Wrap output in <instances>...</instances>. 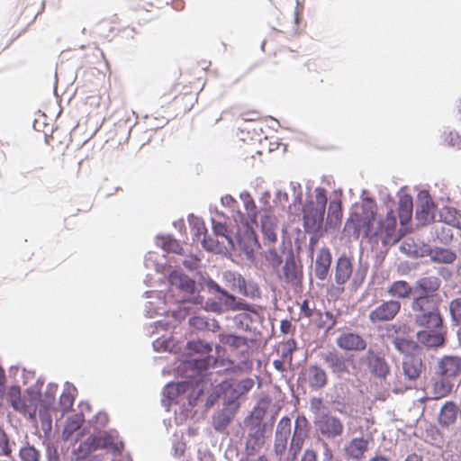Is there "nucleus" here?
Masks as SVG:
<instances>
[{"mask_svg": "<svg viewBox=\"0 0 461 461\" xmlns=\"http://www.w3.org/2000/svg\"><path fill=\"white\" fill-rule=\"evenodd\" d=\"M309 421L304 415L297 416L294 422V430L293 435L308 437Z\"/></svg>", "mask_w": 461, "mask_h": 461, "instance_id": "4c0bfd02", "label": "nucleus"}, {"mask_svg": "<svg viewBox=\"0 0 461 461\" xmlns=\"http://www.w3.org/2000/svg\"><path fill=\"white\" fill-rule=\"evenodd\" d=\"M240 199L243 202L247 216L240 212H238L237 215L234 216L235 221L245 225V221H248L249 225L257 226L258 211L253 198L249 193H243L240 194Z\"/></svg>", "mask_w": 461, "mask_h": 461, "instance_id": "a211bd4d", "label": "nucleus"}, {"mask_svg": "<svg viewBox=\"0 0 461 461\" xmlns=\"http://www.w3.org/2000/svg\"><path fill=\"white\" fill-rule=\"evenodd\" d=\"M189 324L192 327L198 329V330H203L207 327L206 321L200 316H194V317L190 318Z\"/></svg>", "mask_w": 461, "mask_h": 461, "instance_id": "3c124183", "label": "nucleus"}, {"mask_svg": "<svg viewBox=\"0 0 461 461\" xmlns=\"http://www.w3.org/2000/svg\"><path fill=\"white\" fill-rule=\"evenodd\" d=\"M301 461H317V455L313 450H305Z\"/></svg>", "mask_w": 461, "mask_h": 461, "instance_id": "052dcab7", "label": "nucleus"}, {"mask_svg": "<svg viewBox=\"0 0 461 461\" xmlns=\"http://www.w3.org/2000/svg\"><path fill=\"white\" fill-rule=\"evenodd\" d=\"M353 272V265L351 260L345 257H339L335 268V282L338 285L346 284Z\"/></svg>", "mask_w": 461, "mask_h": 461, "instance_id": "aec40b11", "label": "nucleus"}, {"mask_svg": "<svg viewBox=\"0 0 461 461\" xmlns=\"http://www.w3.org/2000/svg\"><path fill=\"white\" fill-rule=\"evenodd\" d=\"M287 440L288 438L276 436L274 449L276 455L282 456L285 453L287 446Z\"/></svg>", "mask_w": 461, "mask_h": 461, "instance_id": "a18cd8bd", "label": "nucleus"}, {"mask_svg": "<svg viewBox=\"0 0 461 461\" xmlns=\"http://www.w3.org/2000/svg\"><path fill=\"white\" fill-rule=\"evenodd\" d=\"M337 345L346 351H363L366 348L364 338L354 332H343L337 338Z\"/></svg>", "mask_w": 461, "mask_h": 461, "instance_id": "2eb2a0df", "label": "nucleus"}, {"mask_svg": "<svg viewBox=\"0 0 461 461\" xmlns=\"http://www.w3.org/2000/svg\"><path fill=\"white\" fill-rule=\"evenodd\" d=\"M443 221L450 225H455L457 221L456 218V212H452L450 208H444L441 212Z\"/></svg>", "mask_w": 461, "mask_h": 461, "instance_id": "49530a36", "label": "nucleus"}, {"mask_svg": "<svg viewBox=\"0 0 461 461\" xmlns=\"http://www.w3.org/2000/svg\"><path fill=\"white\" fill-rule=\"evenodd\" d=\"M9 402L13 408L24 416L34 420L37 411V401L32 397H22L18 386L12 387L7 393Z\"/></svg>", "mask_w": 461, "mask_h": 461, "instance_id": "0eeeda50", "label": "nucleus"}, {"mask_svg": "<svg viewBox=\"0 0 461 461\" xmlns=\"http://www.w3.org/2000/svg\"><path fill=\"white\" fill-rule=\"evenodd\" d=\"M454 388L453 380L440 375L431 377L429 386V395L420 399V402L424 403L429 400H440L448 396Z\"/></svg>", "mask_w": 461, "mask_h": 461, "instance_id": "6e6552de", "label": "nucleus"}, {"mask_svg": "<svg viewBox=\"0 0 461 461\" xmlns=\"http://www.w3.org/2000/svg\"><path fill=\"white\" fill-rule=\"evenodd\" d=\"M317 316V327L319 329L324 330L326 332H329L330 330H332L337 323L336 317L330 312H318Z\"/></svg>", "mask_w": 461, "mask_h": 461, "instance_id": "7c9ffc66", "label": "nucleus"}, {"mask_svg": "<svg viewBox=\"0 0 461 461\" xmlns=\"http://www.w3.org/2000/svg\"><path fill=\"white\" fill-rule=\"evenodd\" d=\"M437 375H444L454 380L461 375V357L456 356H445L438 363Z\"/></svg>", "mask_w": 461, "mask_h": 461, "instance_id": "4468645a", "label": "nucleus"}, {"mask_svg": "<svg viewBox=\"0 0 461 461\" xmlns=\"http://www.w3.org/2000/svg\"><path fill=\"white\" fill-rule=\"evenodd\" d=\"M443 328L424 329L417 332V340L419 343L428 348H438L445 344V333Z\"/></svg>", "mask_w": 461, "mask_h": 461, "instance_id": "dca6fc26", "label": "nucleus"}, {"mask_svg": "<svg viewBox=\"0 0 461 461\" xmlns=\"http://www.w3.org/2000/svg\"><path fill=\"white\" fill-rule=\"evenodd\" d=\"M263 223H267L268 227H272L274 229H276V219L275 217V215L270 212H267L265 213V215L262 217L261 219V225Z\"/></svg>", "mask_w": 461, "mask_h": 461, "instance_id": "5fc2aeb1", "label": "nucleus"}, {"mask_svg": "<svg viewBox=\"0 0 461 461\" xmlns=\"http://www.w3.org/2000/svg\"><path fill=\"white\" fill-rule=\"evenodd\" d=\"M400 310V302L395 300L386 301L370 312L369 319L372 322L391 321L398 314Z\"/></svg>", "mask_w": 461, "mask_h": 461, "instance_id": "f8f14e48", "label": "nucleus"}, {"mask_svg": "<svg viewBox=\"0 0 461 461\" xmlns=\"http://www.w3.org/2000/svg\"><path fill=\"white\" fill-rule=\"evenodd\" d=\"M267 260L274 267H279L282 263L281 257L276 253L275 249H270L268 251Z\"/></svg>", "mask_w": 461, "mask_h": 461, "instance_id": "603ef678", "label": "nucleus"}, {"mask_svg": "<svg viewBox=\"0 0 461 461\" xmlns=\"http://www.w3.org/2000/svg\"><path fill=\"white\" fill-rule=\"evenodd\" d=\"M368 448V441L364 438H353L346 447V455L354 459L363 457L365 452Z\"/></svg>", "mask_w": 461, "mask_h": 461, "instance_id": "393cba45", "label": "nucleus"}, {"mask_svg": "<svg viewBox=\"0 0 461 461\" xmlns=\"http://www.w3.org/2000/svg\"><path fill=\"white\" fill-rule=\"evenodd\" d=\"M412 287L409 283L403 280L394 281L388 287V294L399 299H406L411 296Z\"/></svg>", "mask_w": 461, "mask_h": 461, "instance_id": "cd10ccee", "label": "nucleus"}, {"mask_svg": "<svg viewBox=\"0 0 461 461\" xmlns=\"http://www.w3.org/2000/svg\"><path fill=\"white\" fill-rule=\"evenodd\" d=\"M19 456L22 461H41V453L32 446L22 447Z\"/></svg>", "mask_w": 461, "mask_h": 461, "instance_id": "e433bc0d", "label": "nucleus"}, {"mask_svg": "<svg viewBox=\"0 0 461 461\" xmlns=\"http://www.w3.org/2000/svg\"><path fill=\"white\" fill-rule=\"evenodd\" d=\"M291 434V420L288 417H283L277 423L276 436L289 438Z\"/></svg>", "mask_w": 461, "mask_h": 461, "instance_id": "ea45409f", "label": "nucleus"}, {"mask_svg": "<svg viewBox=\"0 0 461 461\" xmlns=\"http://www.w3.org/2000/svg\"><path fill=\"white\" fill-rule=\"evenodd\" d=\"M322 404V401L320 398H313L311 402L312 407L319 408Z\"/></svg>", "mask_w": 461, "mask_h": 461, "instance_id": "69168bd1", "label": "nucleus"}, {"mask_svg": "<svg viewBox=\"0 0 461 461\" xmlns=\"http://www.w3.org/2000/svg\"><path fill=\"white\" fill-rule=\"evenodd\" d=\"M230 420L225 417V414L223 412L220 413L216 418L214 427L216 429H220L221 428L227 426L230 423Z\"/></svg>", "mask_w": 461, "mask_h": 461, "instance_id": "4d7b16f0", "label": "nucleus"}, {"mask_svg": "<svg viewBox=\"0 0 461 461\" xmlns=\"http://www.w3.org/2000/svg\"><path fill=\"white\" fill-rule=\"evenodd\" d=\"M301 314L305 318H311L313 315V309L310 307L309 302L303 300L300 305Z\"/></svg>", "mask_w": 461, "mask_h": 461, "instance_id": "6e6d98bb", "label": "nucleus"}, {"mask_svg": "<svg viewBox=\"0 0 461 461\" xmlns=\"http://www.w3.org/2000/svg\"><path fill=\"white\" fill-rule=\"evenodd\" d=\"M220 341L222 344L230 345L234 348H240L247 345V339L241 336L232 334H220Z\"/></svg>", "mask_w": 461, "mask_h": 461, "instance_id": "c9c22d12", "label": "nucleus"}, {"mask_svg": "<svg viewBox=\"0 0 461 461\" xmlns=\"http://www.w3.org/2000/svg\"><path fill=\"white\" fill-rule=\"evenodd\" d=\"M269 402H270V401L267 400V399H261L258 402V405L255 407L254 413H256V415L258 417V416H260V417L264 416L265 413H266V410H267V408L269 405Z\"/></svg>", "mask_w": 461, "mask_h": 461, "instance_id": "8fccbe9b", "label": "nucleus"}, {"mask_svg": "<svg viewBox=\"0 0 461 461\" xmlns=\"http://www.w3.org/2000/svg\"><path fill=\"white\" fill-rule=\"evenodd\" d=\"M212 230L216 236L221 237L226 240L227 247L230 249H234V241L229 235L228 226L225 223L218 222L212 220Z\"/></svg>", "mask_w": 461, "mask_h": 461, "instance_id": "2f4dec72", "label": "nucleus"}, {"mask_svg": "<svg viewBox=\"0 0 461 461\" xmlns=\"http://www.w3.org/2000/svg\"><path fill=\"white\" fill-rule=\"evenodd\" d=\"M307 437L293 435L291 440V450L294 452V458L301 451Z\"/></svg>", "mask_w": 461, "mask_h": 461, "instance_id": "c03bdc74", "label": "nucleus"}, {"mask_svg": "<svg viewBox=\"0 0 461 461\" xmlns=\"http://www.w3.org/2000/svg\"><path fill=\"white\" fill-rule=\"evenodd\" d=\"M365 361L371 374L380 379H385L390 374V366L384 357L373 349H368Z\"/></svg>", "mask_w": 461, "mask_h": 461, "instance_id": "9b49d317", "label": "nucleus"}, {"mask_svg": "<svg viewBox=\"0 0 461 461\" xmlns=\"http://www.w3.org/2000/svg\"><path fill=\"white\" fill-rule=\"evenodd\" d=\"M302 375L312 390L317 391L324 388L328 383L326 371L317 365H311L305 368Z\"/></svg>", "mask_w": 461, "mask_h": 461, "instance_id": "ddd939ff", "label": "nucleus"}, {"mask_svg": "<svg viewBox=\"0 0 461 461\" xmlns=\"http://www.w3.org/2000/svg\"><path fill=\"white\" fill-rule=\"evenodd\" d=\"M369 461H388V460L384 456H375L372 459H370Z\"/></svg>", "mask_w": 461, "mask_h": 461, "instance_id": "774afa93", "label": "nucleus"}, {"mask_svg": "<svg viewBox=\"0 0 461 461\" xmlns=\"http://www.w3.org/2000/svg\"><path fill=\"white\" fill-rule=\"evenodd\" d=\"M317 431L326 438H335L343 434L344 425L338 417L322 414L314 421Z\"/></svg>", "mask_w": 461, "mask_h": 461, "instance_id": "1a4fd4ad", "label": "nucleus"}, {"mask_svg": "<svg viewBox=\"0 0 461 461\" xmlns=\"http://www.w3.org/2000/svg\"><path fill=\"white\" fill-rule=\"evenodd\" d=\"M188 349L201 353V354H208L212 351V346L203 340H193L189 341L187 344Z\"/></svg>", "mask_w": 461, "mask_h": 461, "instance_id": "a19ab883", "label": "nucleus"}, {"mask_svg": "<svg viewBox=\"0 0 461 461\" xmlns=\"http://www.w3.org/2000/svg\"><path fill=\"white\" fill-rule=\"evenodd\" d=\"M122 444L108 432H102L97 435H92L81 445V449L87 452H94L97 449H105L108 452H120Z\"/></svg>", "mask_w": 461, "mask_h": 461, "instance_id": "423d86ee", "label": "nucleus"}, {"mask_svg": "<svg viewBox=\"0 0 461 461\" xmlns=\"http://www.w3.org/2000/svg\"><path fill=\"white\" fill-rule=\"evenodd\" d=\"M461 416V408L459 405L453 402H446L438 413V421L442 428H448L455 424L457 418Z\"/></svg>", "mask_w": 461, "mask_h": 461, "instance_id": "f3484780", "label": "nucleus"}, {"mask_svg": "<svg viewBox=\"0 0 461 461\" xmlns=\"http://www.w3.org/2000/svg\"><path fill=\"white\" fill-rule=\"evenodd\" d=\"M283 278L286 283H295L298 280L297 267L293 258L286 259L283 267Z\"/></svg>", "mask_w": 461, "mask_h": 461, "instance_id": "473e14b6", "label": "nucleus"}, {"mask_svg": "<svg viewBox=\"0 0 461 461\" xmlns=\"http://www.w3.org/2000/svg\"><path fill=\"white\" fill-rule=\"evenodd\" d=\"M434 258L443 263H451L455 260L456 255L448 249L437 250Z\"/></svg>", "mask_w": 461, "mask_h": 461, "instance_id": "37998d69", "label": "nucleus"}, {"mask_svg": "<svg viewBox=\"0 0 461 461\" xmlns=\"http://www.w3.org/2000/svg\"><path fill=\"white\" fill-rule=\"evenodd\" d=\"M393 343L399 352L406 355L411 354L417 348L416 342L405 338L397 337L393 339Z\"/></svg>", "mask_w": 461, "mask_h": 461, "instance_id": "72a5a7b5", "label": "nucleus"}, {"mask_svg": "<svg viewBox=\"0 0 461 461\" xmlns=\"http://www.w3.org/2000/svg\"><path fill=\"white\" fill-rule=\"evenodd\" d=\"M449 309L453 321L461 323V298L451 301Z\"/></svg>", "mask_w": 461, "mask_h": 461, "instance_id": "79ce46f5", "label": "nucleus"}, {"mask_svg": "<svg viewBox=\"0 0 461 461\" xmlns=\"http://www.w3.org/2000/svg\"><path fill=\"white\" fill-rule=\"evenodd\" d=\"M47 461H60L59 455L56 447L50 446L47 447Z\"/></svg>", "mask_w": 461, "mask_h": 461, "instance_id": "bf43d9fd", "label": "nucleus"}, {"mask_svg": "<svg viewBox=\"0 0 461 461\" xmlns=\"http://www.w3.org/2000/svg\"><path fill=\"white\" fill-rule=\"evenodd\" d=\"M439 287V280L436 276H426L419 279L416 283L415 291L419 294L418 297H426L433 299L430 294L437 291Z\"/></svg>", "mask_w": 461, "mask_h": 461, "instance_id": "412c9836", "label": "nucleus"}, {"mask_svg": "<svg viewBox=\"0 0 461 461\" xmlns=\"http://www.w3.org/2000/svg\"><path fill=\"white\" fill-rule=\"evenodd\" d=\"M212 287L224 297L223 303L228 309L232 311L249 310L252 312H255V311L249 306V303H245L243 300H237L234 295L229 294L219 285L214 284Z\"/></svg>", "mask_w": 461, "mask_h": 461, "instance_id": "4be33fe9", "label": "nucleus"}, {"mask_svg": "<svg viewBox=\"0 0 461 461\" xmlns=\"http://www.w3.org/2000/svg\"><path fill=\"white\" fill-rule=\"evenodd\" d=\"M262 231L264 233V236L265 238L269 241V242H276V233L275 231V229L272 228L271 226L268 227L267 223H263L262 224Z\"/></svg>", "mask_w": 461, "mask_h": 461, "instance_id": "09e8293b", "label": "nucleus"}, {"mask_svg": "<svg viewBox=\"0 0 461 461\" xmlns=\"http://www.w3.org/2000/svg\"><path fill=\"white\" fill-rule=\"evenodd\" d=\"M273 365L276 370H278L279 372H284L286 370V365L288 364L282 358H279L274 360Z\"/></svg>", "mask_w": 461, "mask_h": 461, "instance_id": "680f3d73", "label": "nucleus"}, {"mask_svg": "<svg viewBox=\"0 0 461 461\" xmlns=\"http://www.w3.org/2000/svg\"><path fill=\"white\" fill-rule=\"evenodd\" d=\"M280 330L283 334H292L294 331V327L288 320H283L280 324Z\"/></svg>", "mask_w": 461, "mask_h": 461, "instance_id": "13d9d810", "label": "nucleus"}, {"mask_svg": "<svg viewBox=\"0 0 461 461\" xmlns=\"http://www.w3.org/2000/svg\"><path fill=\"white\" fill-rule=\"evenodd\" d=\"M80 428V424L77 420H69L63 431V436L66 439H68L74 431L77 430Z\"/></svg>", "mask_w": 461, "mask_h": 461, "instance_id": "de8ad7c7", "label": "nucleus"}, {"mask_svg": "<svg viewBox=\"0 0 461 461\" xmlns=\"http://www.w3.org/2000/svg\"><path fill=\"white\" fill-rule=\"evenodd\" d=\"M254 384V380L249 377L240 381L234 378H230L219 384L218 392L223 395L227 403L230 404L249 392L253 388Z\"/></svg>", "mask_w": 461, "mask_h": 461, "instance_id": "39448f33", "label": "nucleus"}, {"mask_svg": "<svg viewBox=\"0 0 461 461\" xmlns=\"http://www.w3.org/2000/svg\"><path fill=\"white\" fill-rule=\"evenodd\" d=\"M317 242H318V238L312 237L310 239L309 246H310V249H311L312 251H313L314 247L316 246Z\"/></svg>", "mask_w": 461, "mask_h": 461, "instance_id": "338daca9", "label": "nucleus"}, {"mask_svg": "<svg viewBox=\"0 0 461 461\" xmlns=\"http://www.w3.org/2000/svg\"><path fill=\"white\" fill-rule=\"evenodd\" d=\"M342 205L339 200H332L329 205L328 218L336 222L341 221L342 218Z\"/></svg>", "mask_w": 461, "mask_h": 461, "instance_id": "58836bf2", "label": "nucleus"}, {"mask_svg": "<svg viewBox=\"0 0 461 461\" xmlns=\"http://www.w3.org/2000/svg\"><path fill=\"white\" fill-rule=\"evenodd\" d=\"M168 280L172 285H176L180 289L187 292L193 291L195 285L194 280H192L186 275H184L177 271L171 272Z\"/></svg>", "mask_w": 461, "mask_h": 461, "instance_id": "c756f323", "label": "nucleus"}, {"mask_svg": "<svg viewBox=\"0 0 461 461\" xmlns=\"http://www.w3.org/2000/svg\"><path fill=\"white\" fill-rule=\"evenodd\" d=\"M163 249L167 251L179 252L180 244L176 240H167L163 244Z\"/></svg>", "mask_w": 461, "mask_h": 461, "instance_id": "864d4df0", "label": "nucleus"}, {"mask_svg": "<svg viewBox=\"0 0 461 461\" xmlns=\"http://www.w3.org/2000/svg\"><path fill=\"white\" fill-rule=\"evenodd\" d=\"M207 230L203 224L198 226L195 236L203 235L202 244L204 249L212 252H221L223 249H230L227 246L222 245L221 241L206 236Z\"/></svg>", "mask_w": 461, "mask_h": 461, "instance_id": "bb28decb", "label": "nucleus"}, {"mask_svg": "<svg viewBox=\"0 0 461 461\" xmlns=\"http://www.w3.org/2000/svg\"><path fill=\"white\" fill-rule=\"evenodd\" d=\"M294 349L295 341L294 339L283 343L278 349V352H280V358L285 360L288 365H291L293 361V352Z\"/></svg>", "mask_w": 461, "mask_h": 461, "instance_id": "f704fd0d", "label": "nucleus"}, {"mask_svg": "<svg viewBox=\"0 0 461 461\" xmlns=\"http://www.w3.org/2000/svg\"><path fill=\"white\" fill-rule=\"evenodd\" d=\"M412 199L411 196H403L398 203V217L401 227L397 229V219L393 210H389L381 217L376 226L373 227V232L369 236L377 237L384 245L397 243L407 232L406 224L412 216Z\"/></svg>", "mask_w": 461, "mask_h": 461, "instance_id": "f257e3e1", "label": "nucleus"}, {"mask_svg": "<svg viewBox=\"0 0 461 461\" xmlns=\"http://www.w3.org/2000/svg\"><path fill=\"white\" fill-rule=\"evenodd\" d=\"M265 443L264 429L258 428L254 432L249 433L246 442V453L255 455L260 451Z\"/></svg>", "mask_w": 461, "mask_h": 461, "instance_id": "b1692460", "label": "nucleus"}, {"mask_svg": "<svg viewBox=\"0 0 461 461\" xmlns=\"http://www.w3.org/2000/svg\"><path fill=\"white\" fill-rule=\"evenodd\" d=\"M315 200L308 201L303 208V227L306 232H317L322 225L327 205L326 190L315 188Z\"/></svg>", "mask_w": 461, "mask_h": 461, "instance_id": "20e7f679", "label": "nucleus"}, {"mask_svg": "<svg viewBox=\"0 0 461 461\" xmlns=\"http://www.w3.org/2000/svg\"><path fill=\"white\" fill-rule=\"evenodd\" d=\"M331 253L328 248H322L315 260V276L320 280L327 278L330 264H331Z\"/></svg>", "mask_w": 461, "mask_h": 461, "instance_id": "6ab92c4d", "label": "nucleus"}, {"mask_svg": "<svg viewBox=\"0 0 461 461\" xmlns=\"http://www.w3.org/2000/svg\"><path fill=\"white\" fill-rule=\"evenodd\" d=\"M182 387H183L182 384H173V385H168L167 389L170 391L176 390L177 392V393H179L182 391Z\"/></svg>", "mask_w": 461, "mask_h": 461, "instance_id": "0e129e2a", "label": "nucleus"}, {"mask_svg": "<svg viewBox=\"0 0 461 461\" xmlns=\"http://www.w3.org/2000/svg\"><path fill=\"white\" fill-rule=\"evenodd\" d=\"M404 461H423L421 456L413 453L411 455H408Z\"/></svg>", "mask_w": 461, "mask_h": 461, "instance_id": "e2e57ef3", "label": "nucleus"}, {"mask_svg": "<svg viewBox=\"0 0 461 461\" xmlns=\"http://www.w3.org/2000/svg\"><path fill=\"white\" fill-rule=\"evenodd\" d=\"M249 306L255 311V312H252L249 310H244L245 311L244 312L235 315L233 318V322H234V325L236 328L244 330H249L250 325L252 324V322L254 321V317L259 316L257 309L250 304H249Z\"/></svg>", "mask_w": 461, "mask_h": 461, "instance_id": "c85d7f7f", "label": "nucleus"}, {"mask_svg": "<svg viewBox=\"0 0 461 461\" xmlns=\"http://www.w3.org/2000/svg\"><path fill=\"white\" fill-rule=\"evenodd\" d=\"M402 369L410 380H416L421 373L422 362L415 357L408 356L402 362Z\"/></svg>", "mask_w": 461, "mask_h": 461, "instance_id": "a878e982", "label": "nucleus"}, {"mask_svg": "<svg viewBox=\"0 0 461 461\" xmlns=\"http://www.w3.org/2000/svg\"><path fill=\"white\" fill-rule=\"evenodd\" d=\"M376 212L375 202L371 198H365L361 205L350 213L345 223V230L356 239H358L361 234L368 238L373 232Z\"/></svg>", "mask_w": 461, "mask_h": 461, "instance_id": "f03ea898", "label": "nucleus"}, {"mask_svg": "<svg viewBox=\"0 0 461 461\" xmlns=\"http://www.w3.org/2000/svg\"><path fill=\"white\" fill-rule=\"evenodd\" d=\"M254 226L249 225V222L246 221L245 225H243L244 230L242 232L240 230L238 233L239 247L246 254L248 259L254 258L255 251L260 246L254 230Z\"/></svg>", "mask_w": 461, "mask_h": 461, "instance_id": "9d476101", "label": "nucleus"}, {"mask_svg": "<svg viewBox=\"0 0 461 461\" xmlns=\"http://www.w3.org/2000/svg\"><path fill=\"white\" fill-rule=\"evenodd\" d=\"M323 360L334 374L342 375L348 372L344 357L334 351L328 352Z\"/></svg>", "mask_w": 461, "mask_h": 461, "instance_id": "5701e85b", "label": "nucleus"}, {"mask_svg": "<svg viewBox=\"0 0 461 461\" xmlns=\"http://www.w3.org/2000/svg\"><path fill=\"white\" fill-rule=\"evenodd\" d=\"M414 323L423 329L443 328V319L434 299L416 297L411 302Z\"/></svg>", "mask_w": 461, "mask_h": 461, "instance_id": "7ed1b4c3", "label": "nucleus"}]
</instances>
